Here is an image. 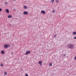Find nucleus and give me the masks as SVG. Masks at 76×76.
I'll use <instances>...</instances> for the list:
<instances>
[{"label": "nucleus", "instance_id": "f257e3e1", "mask_svg": "<svg viewBox=\"0 0 76 76\" xmlns=\"http://www.w3.org/2000/svg\"><path fill=\"white\" fill-rule=\"evenodd\" d=\"M69 47L70 48H71V49H73L75 47V45L72 44H71L69 45Z\"/></svg>", "mask_w": 76, "mask_h": 76}, {"label": "nucleus", "instance_id": "f03ea898", "mask_svg": "<svg viewBox=\"0 0 76 76\" xmlns=\"http://www.w3.org/2000/svg\"><path fill=\"white\" fill-rule=\"evenodd\" d=\"M42 61H40L39 62V64L40 66H42Z\"/></svg>", "mask_w": 76, "mask_h": 76}, {"label": "nucleus", "instance_id": "7ed1b4c3", "mask_svg": "<svg viewBox=\"0 0 76 76\" xmlns=\"http://www.w3.org/2000/svg\"><path fill=\"white\" fill-rule=\"evenodd\" d=\"M23 15H28V12L26 11H24L23 12Z\"/></svg>", "mask_w": 76, "mask_h": 76}, {"label": "nucleus", "instance_id": "20e7f679", "mask_svg": "<svg viewBox=\"0 0 76 76\" xmlns=\"http://www.w3.org/2000/svg\"><path fill=\"white\" fill-rule=\"evenodd\" d=\"M30 53H31V52L30 51H27L26 53V55H27V54H30Z\"/></svg>", "mask_w": 76, "mask_h": 76}, {"label": "nucleus", "instance_id": "39448f33", "mask_svg": "<svg viewBox=\"0 0 76 76\" xmlns=\"http://www.w3.org/2000/svg\"><path fill=\"white\" fill-rule=\"evenodd\" d=\"M8 47V45H7V44H5L4 45V48H7Z\"/></svg>", "mask_w": 76, "mask_h": 76}, {"label": "nucleus", "instance_id": "423d86ee", "mask_svg": "<svg viewBox=\"0 0 76 76\" xmlns=\"http://www.w3.org/2000/svg\"><path fill=\"white\" fill-rule=\"evenodd\" d=\"M41 12L42 13H43V14H45V12L44 10L41 11Z\"/></svg>", "mask_w": 76, "mask_h": 76}, {"label": "nucleus", "instance_id": "0eeeda50", "mask_svg": "<svg viewBox=\"0 0 76 76\" xmlns=\"http://www.w3.org/2000/svg\"><path fill=\"white\" fill-rule=\"evenodd\" d=\"M7 12V13H9V10L8 9H7L5 10Z\"/></svg>", "mask_w": 76, "mask_h": 76}, {"label": "nucleus", "instance_id": "6e6552de", "mask_svg": "<svg viewBox=\"0 0 76 76\" xmlns=\"http://www.w3.org/2000/svg\"><path fill=\"white\" fill-rule=\"evenodd\" d=\"M72 35H76V32H73Z\"/></svg>", "mask_w": 76, "mask_h": 76}, {"label": "nucleus", "instance_id": "1a4fd4ad", "mask_svg": "<svg viewBox=\"0 0 76 76\" xmlns=\"http://www.w3.org/2000/svg\"><path fill=\"white\" fill-rule=\"evenodd\" d=\"M1 53L2 54H4V51H1Z\"/></svg>", "mask_w": 76, "mask_h": 76}, {"label": "nucleus", "instance_id": "9d476101", "mask_svg": "<svg viewBox=\"0 0 76 76\" xmlns=\"http://www.w3.org/2000/svg\"><path fill=\"white\" fill-rule=\"evenodd\" d=\"M23 8L24 9H27L28 8V7H27V6H23Z\"/></svg>", "mask_w": 76, "mask_h": 76}, {"label": "nucleus", "instance_id": "9b49d317", "mask_svg": "<svg viewBox=\"0 0 76 76\" xmlns=\"http://www.w3.org/2000/svg\"><path fill=\"white\" fill-rule=\"evenodd\" d=\"M12 17V16L11 15H9L8 16V18H11Z\"/></svg>", "mask_w": 76, "mask_h": 76}, {"label": "nucleus", "instance_id": "f8f14e48", "mask_svg": "<svg viewBox=\"0 0 76 76\" xmlns=\"http://www.w3.org/2000/svg\"><path fill=\"white\" fill-rule=\"evenodd\" d=\"M55 0H52L51 1L52 3H54V1H55Z\"/></svg>", "mask_w": 76, "mask_h": 76}, {"label": "nucleus", "instance_id": "ddd939ff", "mask_svg": "<svg viewBox=\"0 0 76 76\" xmlns=\"http://www.w3.org/2000/svg\"><path fill=\"white\" fill-rule=\"evenodd\" d=\"M56 3H59V1L58 0H57L56 1Z\"/></svg>", "mask_w": 76, "mask_h": 76}, {"label": "nucleus", "instance_id": "4468645a", "mask_svg": "<svg viewBox=\"0 0 76 76\" xmlns=\"http://www.w3.org/2000/svg\"><path fill=\"white\" fill-rule=\"evenodd\" d=\"M52 65H53V64H52V63H50L49 64V66H52Z\"/></svg>", "mask_w": 76, "mask_h": 76}, {"label": "nucleus", "instance_id": "2eb2a0df", "mask_svg": "<svg viewBox=\"0 0 76 76\" xmlns=\"http://www.w3.org/2000/svg\"><path fill=\"white\" fill-rule=\"evenodd\" d=\"M1 66H2V67H3V64H1Z\"/></svg>", "mask_w": 76, "mask_h": 76}, {"label": "nucleus", "instance_id": "dca6fc26", "mask_svg": "<svg viewBox=\"0 0 76 76\" xmlns=\"http://www.w3.org/2000/svg\"><path fill=\"white\" fill-rule=\"evenodd\" d=\"M56 36H57V34H55V35L54 36V37H55V38H56Z\"/></svg>", "mask_w": 76, "mask_h": 76}, {"label": "nucleus", "instance_id": "f3484780", "mask_svg": "<svg viewBox=\"0 0 76 76\" xmlns=\"http://www.w3.org/2000/svg\"><path fill=\"white\" fill-rule=\"evenodd\" d=\"M7 72H5V75H7Z\"/></svg>", "mask_w": 76, "mask_h": 76}, {"label": "nucleus", "instance_id": "a211bd4d", "mask_svg": "<svg viewBox=\"0 0 76 76\" xmlns=\"http://www.w3.org/2000/svg\"><path fill=\"white\" fill-rule=\"evenodd\" d=\"M55 11H54V10H53V11H52V12L55 13Z\"/></svg>", "mask_w": 76, "mask_h": 76}, {"label": "nucleus", "instance_id": "6ab92c4d", "mask_svg": "<svg viewBox=\"0 0 76 76\" xmlns=\"http://www.w3.org/2000/svg\"><path fill=\"white\" fill-rule=\"evenodd\" d=\"M26 76H28V74H26L25 75Z\"/></svg>", "mask_w": 76, "mask_h": 76}, {"label": "nucleus", "instance_id": "aec40b11", "mask_svg": "<svg viewBox=\"0 0 76 76\" xmlns=\"http://www.w3.org/2000/svg\"><path fill=\"white\" fill-rule=\"evenodd\" d=\"M5 3L6 4V5H7V4H8L7 2H5Z\"/></svg>", "mask_w": 76, "mask_h": 76}, {"label": "nucleus", "instance_id": "412c9836", "mask_svg": "<svg viewBox=\"0 0 76 76\" xmlns=\"http://www.w3.org/2000/svg\"><path fill=\"white\" fill-rule=\"evenodd\" d=\"M74 39H76V37H74Z\"/></svg>", "mask_w": 76, "mask_h": 76}, {"label": "nucleus", "instance_id": "4be33fe9", "mask_svg": "<svg viewBox=\"0 0 76 76\" xmlns=\"http://www.w3.org/2000/svg\"><path fill=\"white\" fill-rule=\"evenodd\" d=\"M1 10H2L0 8V11H1Z\"/></svg>", "mask_w": 76, "mask_h": 76}, {"label": "nucleus", "instance_id": "5701e85b", "mask_svg": "<svg viewBox=\"0 0 76 76\" xmlns=\"http://www.w3.org/2000/svg\"><path fill=\"white\" fill-rule=\"evenodd\" d=\"M74 59H75V60H76V56L75 57Z\"/></svg>", "mask_w": 76, "mask_h": 76}, {"label": "nucleus", "instance_id": "b1692460", "mask_svg": "<svg viewBox=\"0 0 76 76\" xmlns=\"http://www.w3.org/2000/svg\"><path fill=\"white\" fill-rule=\"evenodd\" d=\"M63 56H66V54H64Z\"/></svg>", "mask_w": 76, "mask_h": 76}, {"label": "nucleus", "instance_id": "393cba45", "mask_svg": "<svg viewBox=\"0 0 76 76\" xmlns=\"http://www.w3.org/2000/svg\"><path fill=\"white\" fill-rule=\"evenodd\" d=\"M13 10H14V11H16V10H15V9H14Z\"/></svg>", "mask_w": 76, "mask_h": 76}, {"label": "nucleus", "instance_id": "a878e982", "mask_svg": "<svg viewBox=\"0 0 76 76\" xmlns=\"http://www.w3.org/2000/svg\"><path fill=\"white\" fill-rule=\"evenodd\" d=\"M10 26H11V24H10Z\"/></svg>", "mask_w": 76, "mask_h": 76}, {"label": "nucleus", "instance_id": "bb28decb", "mask_svg": "<svg viewBox=\"0 0 76 76\" xmlns=\"http://www.w3.org/2000/svg\"><path fill=\"white\" fill-rule=\"evenodd\" d=\"M13 52H12V54H13Z\"/></svg>", "mask_w": 76, "mask_h": 76}]
</instances>
